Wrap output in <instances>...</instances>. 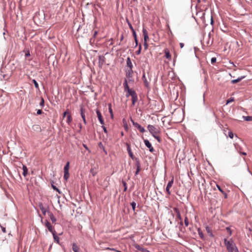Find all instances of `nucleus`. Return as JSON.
Here are the masks:
<instances>
[{"instance_id":"obj_1","label":"nucleus","mask_w":252,"mask_h":252,"mask_svg":"<svg viewBox=\"0 0 252 252\" xmlns=\"http://www.w3.org/2000/svg\"><path fill=\"white\" fill-rule=\"evenodd\" d=\"M224 243L228 252H239L238 249L232 239L227 240L226 239H225Z\"/></svg>"},{"instance_id":"obj_2","label":"nucleus","mask_w":252,"mask_h":252,"mask_svg":"<svg viewBox=\"0 0 252 252\" xmlns=\"http://www.w3.org/2000/svg\"><path fill=\"white\" fill-rule=\"evenodd\" d=\"M148 129L152 135L154 136L159 133V128L158 126H154L153 125H149L148 126Z\"/></svg>"},{"instance_id":"obj_3","label":"nucleus","mask_w":252,"mask_h":252,"mask_svg":"<svg viewBox=\"0 0 252 252\" xmlns=\"http://www.w3.org/2000/svg\"><path fill=\"white\" fill-rule=\"evenodd\" d=\"M133 71L132 69L127 68L126 70V78L128 79V82H133L134 80L133 79Z\"/></svg>"},{"instance_id":"obj_4","label":"nucleus","mask_w":252,"mask_h":252,"mask_svg":"<svg viewBox=\"0 0 252 252\" xmlns=\"http://www.w3.org/2000/svg\"><path fill=\"white\" fill-rule=\"evenodd\" d=\"M174 182V178L172 177V179L169 181L166 188V191L168 195L170 194V189L172 186Z\"/></svg>"},{"instance_id":"obj_5","label":"nucleus","mask_w":252,"mask_h":252,"mask_svg":"<svg viewBox=\"0 0 252 252\" xmlns=\"http://www.w3.org/2000/svg\"><path fill=\"white\" fill-rule=\"evenodd\" d=\"M135 160H136L135 166L136 167V170L135 174V175H136L139 173V171L141 170V164H140L139 160L138 158H136Z\"/></svg>"},{"instance_id":"obj_6","label":"nucleus","mask_w":252,"mask_h":252,"mask_svg":"<svg viewBox=\"0 0 252 252\" xmlns=\"http://www.w3.org/2000/svg\"><path fill=\"white\" fill-rule=\"evenodd\" d=\"M144 143H145V145L146 146V147H147L148 148H149V151L151 152H153L155 151L154 148L152 146L151 143L149 142V141L148 140L145 139L144 140Z\"/></svg>"},{"instance_id":"obj_7","label":"nucleus","mask_w":252,"mask_h":252,"mask_svg":"<svg viewBox=\"0 0 252 252\" xmlns=\"http://www.w3.org/2000/svg\"><path fill=\"white\" fill-rule=\"evenodd\" d=\"M96 113L97 116L98 117V120H99L100 123L101 125H103L104 124V122L102 115H101L100 111L99 110L97 109L96 111Z\"/></svg>"},{"instance_id":"obj_8","label":"nucleus","mask_w":252,"mask_h":252,"mask_svg":"<svg viewBox=\"0 0 252 252\" xmlns=\"http://www.w3.org/2000/svg\"><path fill=\"white\" fill-rule=\"evenodd\" d=\"M131 100H132V105H134L136 102L137 101V95L136 93H133L131 94Z\"/></svg>"},{"instance_id":"obj_9","label":"nucleus","mask_w":252,"mask_h":252,"mask_svg":"<svg viewBox=\"0 0 252 252\" xmlns=\"http://www.w3.org/2000/svg\"><path fill=\"white\" fill-rule=\"evenodd\" d=\"M45 225L48 228V230L50 232H51L52 233L55 232V231L53 230L52 226L51 225V223L47 220H45Z\"/></svg>"},{"instance_id":"obj_10","label":"nucleus","mask_w":252,"mask_h":252,"mask_svg":"<svg viewBox=\"0 0 252 252\" xmlns=\"http://www.w3.org/2000/svg\"><path fill=\"white\" fill-rule=\"evenodd\" d=\"M126 146H127V152L128 153V155L129 156V157L132 158V159H134V156L131 151V148H130V145L126 143Z\"/></svg>"},{"instance_id":"obj_11","label":"nucleus","mask_w":252,"mask_h":252,"mask_svg":"<svg viewBox=\"0 0 252 252\" xmlns=\"http://www.w3.org/2000/svg\"><path fill=\"white\" fill-rule=\"evenodd\" d=\"M39 207L40 209L41 210V211H42V213H43V214L44 215H45L46 212H48V211H47V209L45 207H44V206H43V205L42 204V203H40L39 204Z\"/></svg>"},{"instance_id":"obj_12","label":"nucleus","mask_w":252,"mask_h":252,"mask_svg":"<svg viewBox=\"0 0 252 252\" xmlns=\"http://www.w3.org/2000/svg\"><path fill=\"white\" fill-rule=\"evenodd\" d=\"M99 61L98 63L99 66L101 67L105 62V58L103 56H99L98 57Z\"/></svg>"},{"instance_id":"obj_13","label":"nucleus","mask_w":252,"mask_h":252,"mask_svg":"<svg viewBox=\"0 0 252 252\" xmlns=\"http://www.w3.org/2000/svg\"><path fill=\"white\" fill-rule=\"evenodd\" d=\"M134 126L136 127L141 132L143 133L145 131L144 128L141 126L139 124H134Z\"/></svg>"},{"instance_id":"obj_14","label":"nucleus","mask_w":252,"mask_h":252,"mask_svg":"<svg viewBox=\"0 0 252 252\" xmlns=\"http://www.w3.org/2000/svg\"><path fill=\"white\" fill-rule=\"evenodd\" d=\"M135 248L138 250V251H140L141 252H149V251L148 250H147L146 249H145L144 248H143L142 247H141V246L139 245H136L135 246Z\"/></svg>"},{"instance_id":"obj_15","label":"nucleus","mask_w":252,"mask_h":252,"mask_svg":"<svg viewBox=\"0 0 252 252\" xmlns=\"http://www.w3.org/2000/svg\"><path fill=\"white\" fill-rule=\"evenodd\" d=\"M47 213H48V216H49L50 219H51L52 223H55V222L56 221V219L53 215V213L50 212V211H48L47 212Z\"/></svg>"},{"instance_id":"obj_16","label":"nucleus","mask_w":252,"mask_h":252,"mask_svg":"<svg viewBox=\"0 0 252 252\" xmlns=\"http://www.w3.org/2000/svg\"><path fill=\"white\" fill-rule=\"evenodd\" d=\"M80 111H81V117H82V118L83 119V122H84V123L85 124H87V122H86V118H85V115L84 110L83 109V108L82 107H81V109H80Z\"/></svg>"},{"instance_id":"obj_17","label":"nucleus","mask_w":252,"mask_h":252,"mask_svg":"<svg viewBox=\"0 0 252 252\" xmlns=\"http://www.w3.org/2000/svg\"><path fill=\"white\" fill-rule=\"evenodd\" d=\"M126 66L128 68L132 69L133 68V65L129 57H128L126 59Z\"/></svg>"},{"instance_id":"obj_18","label":"nucleus","mask_w":252,"mask_h":252,"mask_svg":"<svg viewBox=\"0 0 252 252\" xmlns=\"http://www.w3.org/2000/svg\"><path fill=\"white\" fill-rule=\"evenodd\" d=\"M197 232H198V235H199V237H200V238L202 240H205V237L204 236V234H203V233L202 231L201 230V229L200 228H198L197 229Z\"/></svg>"},{"instance_id":"obj_19","label":"nucleus","mask_w":252,"mask_h":252,"mask_svg":"<svg viewBox=\"0 0 252 252\" xmlns=\"http://www.w3.org/2000/svg\"><path fill=\"white\" fill-rule=\"evenodd\" d=\"M244 78H245V76H241V77L238 78L236 79H234V80H231V82L232 84H235V83H237L240 82Z\"/></svg>"},{"instance_id":"obj_20","label":"nucleus","mask_w":252,"mask_h":252,"mask_svg":"<svg viewBox=\"0 0 252 252\" xmlns=\"http://www.w3.org/2000/svg\"><path fill=\"white\" fill-rule=\"evenodd\" d=\"M211 35H212L211 33L210 32L209 33V34H208V41H207V44L208 45H211V44H212V43H213V38H212L211 39Z\"/></svg>"},{"instance_id":"obj_21","label":"nucleus","mask_w":252,"mask_h":252,"mask_svg":"<svg viewBox=\"0 0 252 252\" xmlns=\"http://www.w3.org/2000/svg\"><path fill=\"white\" fill-rule=\"evenodd\" d=\"M174 210L176 212V213H177V218L180 220H182V218H181V215H180V211L177 208H174Z\"/></svg>"},{"instance_id":"obj_22","label":"nucleus","mask_w":252,"mask_h":252,"mask_svg":"<svg viewBox=\"0 0 252 252\" xmlns=\"http://www.w3.org/2000/svg\"><path fill=\"white\" fill-rule=\"evenodd\" d=\"M205 228H206V230L207 232L208 233L210 237H213V234L211 228L208 226H207Z\"/></svg>"},{"instance_id":"obj_23","label":"nucleus","mask_w":252,"mask_h":252,"mask_svg":"<svg viewBox=\"0 0 252 252\" xmlns=\"http://www.w3.org/2000/svg\"><path fill=\"white\" fill-rule=\"evenodd\" d=\"M23 172V175L25 177L28 174V168L27 166L25 165H23L22 167Z\"/></svg>"},{"instance_id":"obj_24","label":"nucleus","mask_w":252,"mask_h":252,"mask_svg":"<svg viewBox=\"0 0 252 252\" xmlns=\"http://www.w3.org/2000/svg\"><path fill=\"white\" fill-rule=\"evenodd\" d=\"M54 239L55 241H56L58 244H59L60 242V238L56 234V231L52 233Z\"/></svg>"},{"instance_id":"obj_25","label":"nucleus","mask_w":252,"mask_h":252,"mask_svg":"<svg viewBox=\"0 0 252 252\" xmlns=\"http://www.w3.org/2000/svg\"><path fill=\"white\" fill-rule=\"evenodd\" d=\"M72 250L74 252H79V248L75 243H73L72 244Z\"/></svg>"},{"instance_id":"obj_26","label":"nucleus","mask_w":252,"mask_h":252,"mask_svg":"<svg viewBox=\"0 0 252 252\" xmlns=\"http://www.w3.org/2000/svg\"><path fill=\"white\" fill-rule=\"evenodd\" d=\"M142 78L143 79V81H144V84H145V86L147 87H148V86H149V82H148V81H147V79L146 78L145 73H144L143 74Z\"/></svg>"},{"instance_id":"obj_27","label":"nucleus","mask_w":252,"mask_h":252,"mask_svg":"<svg viewBox=\"0 0 252 252\" xmlns=\"http://www.w3.org/2000/svg\"><path fill=\"white\" fill-rule=\"evenodd\" d=\"M69 172L64 171L63 178L65 181H67L69 178Z\"/></svg>"},{"instance_id":"obj_28","label":"nucleus","mask_w":252,"mask_h":252,"mask_svg":"<svg viewBox=\"0 0 252 252\" xmlns=\"http://www.w3.org/2000/svg\"><path fill=\"white\" fill-rule=\"evenodd\" d=\"M72 121V118L71 117V114L69 113V115H67L66 122L68 124H69Z\"/></svg>"},{"instance_id":"obj_29","label":"nucleus","mask_w":252,"mask_h":252,"mask_svg":"<svg viewBox=\"0 0 252 252\" xmlns=\"http://www.w3.org/2000/svg\"><path fill=\"white\" fill-rule=\"evenodd\" d=\"M69 162H67L65 165L64 167V171L69 172Z\"/></svg>"},{"instance_id":"obj_30","label":"nucleus","mask_w":252,"mask_h":252,"mask_svg":"<svg viewBox=\"0 0 252 252\" xmlns=\"http://www.w3.org/2000/svg\"><path fill=\"white\" fill-rule=\"evenodd\" d=\"M243 118L246 121H252V116H243Z\"/></svg>"},{"instance_id":"obj_31","label":"nucleus","mask_w":252,"mask_h":252,"mask_svg":"<svg viewBox=\"0 0 252 252\" xmlns=\"http://www.w3.org/2000/svg\"><path fill=\"white\" fill-rule=\"evenodd\" d=\"M108 109H109V111L111 114V117L113 118V111H112V108H111V103H109L108 104Z\"/></svg>"},{"instance_id":"obj_32","label":"nucleus","mask_w":252,"mask_h":252,"mask_svg":"<svg viewBox=\"0 0 252 252\" xmlns=\"http://www.w3.org/2000/svg\"><path fill=\"white\" fill-rule=\"evenodd\" d=\"M32 82L34 85V87L36 89H39V86L38 83L36 82V81L35 79H32Z\"/></svg>"},{"instance_id":"obj_33","label":"nucleus","mask_w":252,"mask_h":252,"mask_svg":"<svg viewBox=\"0 0 252 252\" xmlns=\"http://www.w3.org/2000/svg\"><path fill=\"white\" fill-rule=\"evenodd\" d=\"M133 93H136L135 91L134 90H130L129 92H127V93L126 94V95L127 97H129L130 95H131V94Z\"/></svg>"},{"instance_id":"obj_34","label":"nucleus","mask_w":252,"mask_h":252,"mask_svg":"<svg viewBox=\"0 0 252 252\" xmlns=\"http://www.w3.org/2000/svg\"><path fill=\"white\" fill-rule=\"evenodd\" d=\"M122 184L124 187V191H126V190H127V186H126V183L125 181H122Z\"/></svg>"},{"instance_id":"obj_35","label":"nucleus","mask_w":252,"mask_h":252,"mask_svg":"<svg viewBox=\"0 0 252 252\" xmlns=\"http://www.w3.org/2000/svg\"><path fill=\"white\" fill-rule=\"evenodd\" d=\"M165 57L167 59H169L171 57L170 53L168 51H165Z\"/></svg>"},{"instance_id":"obj_36","label":"nucleus","mask_w":252,"mask_h":252,"mask_svg":"<svg viewBox=\"0 0 252 252\" xmlns=\"http://www.w3.org/2000/svg\"><path fill=\"white\" fill-rule=\"evenodd\" d=\"M131 205L132 206V210L134 211L136 208V204L135 202H132L131 203Z\"/></svg>"},{"instance_id":"obj_37","label":"nucleus","mask_w":252,"mask_h":252,"mask_svg":"<svg viewBox=\"0 0 252 252\" xmlns=\"http://www.w3.org/2000/svg\"><path fill=\"white\" fill-rule=\"evenodd\" d=\"M142 32L143 36L148 35V32L144 28L143 29Z\"/></svg>"},{"instance_id":"obj_38","label":"nucleus","mask_w":252,"mask_h":252,"mask_svg":"<svg viewBox=\"0 0 252 252\" xmlns=\"http://www.w3.org/2000/svg\"><path fill=\"white\" fill-rule=\"evenodd\" d=\"M184 221H185V225L186 226H188L189 225V220H188V218H187V217H185Z\"/></svg>"},{"instance_id":"obj_39","label":"nucleus","mask_w":252,"mask_h":252,"mask_svg":"<svg viewBox=\"0 0 252 252\" xmlns=\"http://www.w3.org/2000/svg\"><path fill=\"white\" fill-rule=\"evenodd\" d=\"M141 48H142L141 45V44H140V45H139V49H138V50L136 52V54L137 55H139V54H140V53H141Z\"/></svg>"},{"instance_id":"obj_40","label":"nucleus","mask_w":252,"mask_h":252,"mask_svg":"<svg viewBox=\"0 0 252 252\" xmlns=\"http://www.w3.org/2000/svg\"><path fill=\"white\" fill-rule=\"evenodd\" d=\"M228 136H229L230 138L232 139L234 137V134L232 131H229L228 133Z\"/></svg>"},{"instance_id":"obj_41","label":"nucleus","mask_w":252,"mask_h":252,"mask_svg":"<svg viewBox=\"0 0 252 252\" xmlns=\"http://www.w3.org/2000/svg\"><path fill=\"white\" fill-rule=\"evenodd\" d=\"M132 32V34H133V36L134 37V40H137V35H136V33L135 32V31H133Z\"/></svg>"},{"instance_id":"obj_42","label":"nucleus","mask_w":252,"mask_h":252,"mask_svg":"<svg viewBox=\"0 0 252 252\" xmlns=\"http://www.w3.org/2000/svg\"><path fill=\"white\" fill-rule=\"evenodd\" d=\"M52 187L53 188V189L54 190H56L57 191H58L59 193H61V191H60V190L55 186H54L53 184H52Z\"/></svg>"},{"instance_id":"obj_43","label":"nucleus","mask_w":252,"mask_h":252,"mask_svg":"<svg viewBox=\"0 0 252 252\" xmlns=\"http://www.w3.org/2000/svg\"><path fill=\"white\" fill-rule=\"evenodd\" d=\"M217 59L215 57H213L211 60V62L212 64L215 63L216 62Z\"/></svg>"},{"instance_id":"obj_44","label":"nucleus","mask_w":252,"mask_h":252,"mask_svg":"<svg viewBox=\"0 0 252 252\" xmlns=\"http://www.w3.org/2000/svg\"><path fill=\"white\" fill-rule=\"evenodd\" d=\"M44 104V99L42 97L41 101L40 102V106L41 107H43Z\"/></svg>"},{"instance_id":"obj_45","label":"nucleus","mask_w":252,"mask_h":252,"mask_svg":"<svg viewBox=\"0 0 252 252\" xmlns=\"http://www.w3.org/2000/svg\"><path fill=\"white\" fill-rule=\"evenodd\" d=\"M234 100V98H230L228 100H227L226 104H228Z\"/></svg>"},{"instance_id":"obj_46","label":"nucleus","mask_w":252,"mask_h":252,"mask_svg":"<svg viewBox=\"0 0 252 252\" xmlns=\"http://www.w3.org/2000/svg\"><path fill=\"white\" fill-rule=\"evenodd\" d=\"M155 138H156V139H157V140L158 141V142H160V137L158 135V134L156 135H154L153 136Z\"/></svg>"},{"instance_id":"obj_47","label":"nucleus","mask_w":252,"mask_h":252,"mask_svg":"<svg viewBox=\"0 0 252 252\" xmlns=\"http://www.w3.org/2000/svg\"><path fill=\"white\" fill-rule=\"evenodd\" d=\"M128 81L126 79H125V82L124 83V87H125L126 86H128Z\"/></svg>"},{"instance_id":"obj_48","label":"nucleus","mask_w":252,"mask_h":252,"mask_svg":"<svg viewBox=\"0 0 252 252\" xmlns=\"http://www.w3.org/2000/svg\"><path fill=\"white\" fill-rule=\"evenodd\" d=\"M217 188L222 193H224V191L221 189V188H220V187L218 185H217Z\"/></svg>"},{"instance_id":"obj_49","label":"nucleus","mask_w":252,"mask_h":252,"mask_svg":"<svg viewBox=\"0 0 252 252\" xmlns=\"http://www.w3.org/2000/svg\"><path fill=\"white\" fill-rule=\"evenodd\" d=\"M128 25L129 28L131 30V32L135 31L134 30L133 27L132 26L131 24L130 23L128 22Z\"/></svg>"},{"instance_id":"obj_50","label":"nucleus","mask_w":252,"mask_h":252,"mask_svg":"<svg viewBox=\"0 0 252 252\" xmlns=\"http://www.w3.org/2000/svg\"><path fill=\"white\" fill-rule=\"evenodd\" d=\"M124 90H125V91L126 92H129V91L131 90V89H129L128 86L124 87Z\"/></svg>"},{"instance_id":"obj_51","label":"nucleus","mask_w":252,"mask_h":252,"mask_svg":"<svg viewBox=\"0 0 252 252\" xmlns=\"http://www.w3.org/2000/svg\"><path fill=\"white\" fill-rule=\"evenodd\" d=\"M70 113L69 111L68 110H67L64 113H63V117L64 118L65 117V116L66 115H69V114Z\"/></svg>"},{"instance_id":"obj_52","label":"nucleus","mask_w":252,"mask_h":252,"mask_svg":"<svg viewBox=\"0 0 252 252\" xmlns=\"http://www.w3.org/2000/svg\"><path fill=\"white\" fill-rule=\"evenodd\" d=\"M144 42H147V41L149 40V36L148 35L144 36Z\"/></svg>"},{"instance_id":"obj_53","label":"nucleus","mask_w":252,"mask_h":252,"mask_svg":"<svg viewBox=\"0 0 252 252\" xmlns=\"http://www.w3.org/2000/svg\"><path fill=\"white\" fill-rule=\"evenodd\" d=\"M144 46L145 49L146 50L148 48V45L147 42H144Z\"/></svg>"},{"instance_id":"obj_54","label":"nucleus","mask_w":252,"mask_h":252,"mask_svg":"<svg viewBox=\"0 0 252 252\" xmlns=\"http://www.w3.org/2000/svg\"><path fill=\"white\" fill-rule=\"evenodd\" d=\"M102 127L104 130V132L105 133H107V128L105 126H102Z\"/></svg>"},{"instance_id":"obj_55","label":"nucleus","mask_w":252,"mask_h":252,"mask_svg":"<svg viewBox=\"0 0 252 252\" xmlns=\"http://www.w3.org/2000/svg\"><path fill=\"white\" fill-rule=\"evenodd\" d=\"M30 56V53L29 51H27V52L25 54V57H27Z\"/></svg>"},{"instance_id":"obj_56","label":"nucleus","mask_w":252,"mask_h":252,"mask_svg":"<svg viewBox=\"0 0 252 252\" xmlns=\"http://www.w3.org/2000/svg\"><path fill=\"white\" fill-rule=\"evenodd\" d=\"M42 110H41V109H38V110H37V114L38 115H40V114H42Z\"/></svg>"},{"instance_id":"obj_57","label":"nucleus","mask_w":252,"mask_h":252,"mask_svg":"<svg viewBox=\"0 0 252 252\" xmlns=\"http://www.w3.org/2000/svg\"><path fill=\"white\" fill-rule=\"evenodd\" d=\"M1 229L3 233H6V229L5 227H1Z\"/></svg>"},{"instance_id":"obj_58","label":"nucleus","mask_w":252,"mask_h":252,"mask_svg":"<svg viewBox=\"0 0 252 252\" xmlns=\"http://www.w3.org/2000/svg\"><path fill=\"white\" fill-rule=\"evenodd\" d=\"M180 46L181 48H182L184 46V44L183 43H180Z\"/></svg>"},{"instance_id":"obj_59","label":"nucleus","mask_w":252,"mask_h":252,"mask_svg":"<svg viewBox=\"0 0 252 252\" xmlns=\"http://www.w3.org/2000/svg\"><path fill=\"white\" fill-rule=\"evenodd\" d=\"M224 194V197L225 198H226L227 197V194L224 192V193H223Z\"/></svg>"},{"instance_id":"obj_60","label":"nucleus","mask_w":252,"mask_h":252,"mask_svg":"<svg viewBox=\"0 0 252 252\" xmlns=\"http://www.w3.org/2000/svg\"><path fill=\"white\" fill-rule=\"evenodd\" d=\"M131 121L133 124V125L134 126V124H137V123L136 122H135L132 119H131Z\"/></svg>"},{"instance_id":"obj_61","label":"nucleus","mask_w":252,"mask_h":252,"mask_svg":"<svg viewBox=\"0 0 252 252\" xmlns=\"http://www.w3.org/2000/svg\"><path fill=\"white\" fill-rule=\"evenodd\" d=\"M226 229H227V231L229 232L230 235H231V231L230 230V229L229 228H227Z\"/></svg>"},{"instance_id":"obj_62","label":"nucleus","mask_w":252,"mask_h":252,"mask_svg":"<svg viewBox=\"0 0 252 252\" xmlns=\"http://www.w3.org/2000/svg\"><path fill=\"white\" fill-rule=\"evenodd\" d=\"M91 172L92 173V174L93 176H94L95 175V172H94L92 170H91Z\"/></svg>"},{"instance_id":"obj_63","label":"nucleus","mask_w":252,"mask_h":252,"mask_svg":"<svg viewBox=\"0 0 252 252\" xmlns=\"http://www.w3.org/2000/svg\"><path fill=\"white\" fill-rule=\"evenodd\" d=\"M97 32L96 31H95L94 32V36H95L97 34Z\"/></svg>"},{"instance_id":"obj_64","label":"nucleus","mask_w":252,"mask_h":252,"mask_svg":"<svg viewBox=\"0 0 252 252\" xmlns=\"http://www.w3.org/2000/svg\"><path fill=\"white\" fill-rule=\"evenodd\" d=\"M241 154L245 156L247 155L246 153L245 152H241Z\"/></svg>"}]
</instances>
